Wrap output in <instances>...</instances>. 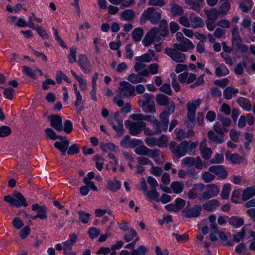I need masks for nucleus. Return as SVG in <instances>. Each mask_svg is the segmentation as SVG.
I'll return each mask as SVG.
<instances>
[{
    "instance_id": "nucleus-48",
    "label": "nucleus",
    "mask_w": 255,
    "mask_h": 255,
    "mask_svg": "<svg viewBox=\"0 0 255 255\" xmlns=\"http://www.w3.org/2000/svg\"><path fill=\"white\" fill-rule=\"evenodd\" d=\"M100 146L102 150L106 152H107L108 150L118 151V147L111 142L106 144L101 143Z\"/></svg>"
},
{
    "instance_id": "nucleus-61",
    "label": "nucleus",
    "mask_w": 255,
    "mask_h": 255,
    "mask_svg": "<svg viewBox=\"0 0 255 255\" xmlns=\"http://www.w3.org/2000/svg\"><path fill=\"white\" fill-rule=\"evenodd\" d=\"M202 178L205 182L209 183L214 179L215 176L209 171L204 172L202 175Z\"/></svg>"
},
{
    "instance_id": "nucleus-30",
    "label": "nucleus",
    "mask_w": 255,
    "mask_h": 255,
    "mask_svg": "<svg viewBox=\"0 0 255 255\" xmlns=\"http://www.w3.org/2000/svg\"><path fill=\"white\" fill-rule=\"evenodd\" d=\"M152 125L154 129V133L155 135L160 134L162 131H166L167 129H164L163 128L162 124L157 119L153 120L152 122Z\"/></svg>"
},
{
    "instance_id": "nucleus-25",
    "label": "nucleus",
    "mask_w": 255,
    "mask_h": 255,
    "mask_svg": "<svg viewBox=\"0 0 255 255\" xmlns=\"http://www.w3.org/2000/svg\"><path fill=\"white\" fill-rule=\"evenodd\" d=\"M77 237L75 234H72L70 235V239L63 243L64 250H71L73 246L76 242Z\"/></svg>"
},
{
    "instance_id": "nucleus-50",
    "label": "nucleus",
    "mask_w": 255,
    "mask_h": 255,
    "mask_svg": "<svg viewBox=\"0 0 255 255\" xmlns=\"http://www.w3.org/2000/svg\"><path fill=\"white\" fill-rule=\"evenodd\" d=\"M168 142V138L165 134H162L159 138H157V146L159 147H166Z\"/></svg>"
},
{
    "instance_id": "nucleus-57",
    "label": "nucleus",
    "mask_w": 255,
    "mask_h": 255,
    "mask_svg": "<svg viewBox=\"0 0 255 255\" xmlns=\"http://www.w3.org/2000/svg\"><path fill=\"white\" fill-rule=\"evenodd\" d=\"M11 132V128L6 126L0 127V137H3L8 136Z\"/></svg>"
},
{
    "instance_id": "nucleus-1",
    "label": "nucleus",
    "mask_w": 255,
    "mask_h": 255,
    "mask_svg": "<svg viewBox=\"0 0 255 255\" xmlns=\"http://www.w3.org/2000/svg\"><path fill=\"white\" fill-rule=\"evenodd\" d=\"M171 153L176 158H181L187 153L189 143L184 140L178 144L174 141H172L169 145Z\"/></svg>"
},
{
    "instance_id": "nucleus-36",
    "label": "nucleus",
    "mask_w": 255,
    "mask_h": 255,
    "mask_svg": "<svg viewBox=\"0 0 255 255\" xmlns=\"http://www.w3.org/2000/svg\"><path fill=\"white\" fill-rule=\"evenodd\" d=\"M232 44L236 42L242 41V38L240 35L239 28L237 25L233 26L232 29Z\"/></svg>"
},
{
    "instance_id": "nucleus-4",
    "label": "nucleus",
    "mask_w": 255,
    "mask_h": 255,
    "mask_svg": "<svg viewBox=\"0 0 255 255\" xmlns=\"http://www.w3.org/2000/svg\"><path fill=\"white\" fill-rule=\"evenodd\" d=\"M207 190L204 191L199 197V201L203 202L209 200L213 197L218 196L220 193L219 188L214 184H210L206 185Z\"/></svg>"
},
{
    "instance_id": "nucleus-42",
    "label": "nucleus",
    "mask_w": 255,
    "mask_h": 255,
    "mask_svg": "<svg viewBox=\"0 0 255 255\" xmlns=\"http://www.w3.org/2000/svg\"><path fill=\"white\" fill-rule=\"evenodd\" d=\"M231 190V185L230 184L226 183L224 184L221 193L222 198L223 199H228Z\"/></svg>"
},
{
    "instance_id": "nucleus-40",
    "label": "nucleus",
    "mask_w": 255,
    "mask_h": 255,
    "mask_svg": "<svg viewBox=\"0 0 255 255\" xmlns=\"http://www.w3.org/2000/svg\"><path fill=\"white\" fill-rule=\"evenodd\" d=\"M171 11L174 16L181 15L184 13L182 7L176 3L171 4Z\"/></svg>"
},
{
    "instance_id": "nucleus-60",
    "label": "nucleus",
    "mask_w": 255,
    "mask_h": 255,
    "mask_svg": "<svg viewBox=\"0 0 255 255\" xmlns=\"http://www.w3.org/2000/svg\"><path fill=\"white\" fill-rule=\"evenodd\" d=\"M137 160L138 163L140 165H150L151 166H153L152 161L147 157L139 156L137 158Z\"/></svg>"
},
{
    "instance_id": "nucleus-17",
    "label": "nucleus",
    "mask_w": 255,
    "mask_h": 255,
    "mask_svg": "<svg viewBox=\"0 0 255 255\" xmlns=\"http://www.w3.org/2000/svg\"><path fill=\"white\" fill-rule=\"evenodd\" d=\"M209 171L222 179H225L228 176L227 171L221 165H213L209 168Z\"/></svg>"
},
{
    "instance_id": "nucleus-33",
    "label": "nucleus",
    "mask_w": 255,
    "mask_h": 255,
    "mask_svg": "<svg viewBox=\"0 0 255 255\" xmlns=\"http://www.w3.org/2000/svg\"><path fill=\"white\" fill-rule=\"evenodd\" d=\"M239 93L238 89H235L231 87H228L224 91L223 95L225 99L231 100L234 95H236Z\"/></svg>"
},
{
    "instance_id": "nucleus-52",
    "label": "nucleus",
    "mask_w": 255,
    "mask_h": 255,
    "mask_svg": "<svg viewBox=\"0 0 255 255\" xmlns=\"http://www.w3.org/2000/svg\"><path fill=\"white\" fill-rule=\"evenodd\" d=\"M108 189L113 191L116 192L121 188V183L119 181H109L108 182Z\"/></svg>"
},
{
    "instance_id": "nucleus-18",
    "label": "nucleus",
    "mask_w": 255,
    "mask_h": 255,
    "mask_svg": "<svg viewBox=\"0 0 255 255\" xmlns=\"http://www.w3.org/2000/svg\"><path fill=\"white\" fill-rule=\"evenodd\" d=\"M31 208L33 211H37L40 219H45L47 218V208L45 206L35 204L32 205Z\"/></svg>"
},
{
    "instance_id": "nucleus-62",
    "label": "nucleus",
    "mask_w": 255,
    "mask_h": 255,
    "mask_svg": "<svg viewBox=\"0 0 255 255\" xmlns=\"http://www.w3.org/2000/svg\"><path fill=\"white\" fill-rule=\"evenodd\" d=\"M172 78L171 85L174 90L178 92L180 91V87L177 80L176 75L174 73H172L170 75Z\"/></svg>"
},
{
    "instance_id": "nucleus-23",
    "label": "nucleus",
    "mask_w": 255,
    "mask_h": 255,
    "mask_svg": "<svg viewBox=\"0 0 255 255\" xmlns=\"http://www.w3.org/2000/svg\"><path fill=\"white\" fill-rule=\"evenodd\" d=\"M229 223L234 228H238L244 225V220L243 218L237 216H232L229 219Z\"/></svg>"
},
{
    "instance_id": "nucleus-12",
    "label": "nucleus",
    "mask_w": 255,
    "mask_h": 255,
    "mask_svg": "<svg viewBox=\"0 0 255 255\" xmlns=\"http://www.w3.org/2000/svg\"><path fill=\"white\" fill-rule=\"evenodd\" d=\"M149 76V72L148 69H144L138 74L132 73L128 77V80L133 84L141 83L144 81V79L142 76Z\"/></svg>"
},
{
    "instance_id": "nucleus-34",
    "label": "nucleus",
    "mask_w": 255,
    "mask_h": 255,
    "mask_svg": "<svg viewBox=\"0 0 255 255\" xmlns=\"http://www.w3.org/2000/svg\"><path fill=\"white\" fill-rule=\"evenodd\" d=\"M170 187L174 193L179 194L183 191L184 184L181 182L174 181L171 183Z\"/></svg>"
},
{
    "instance_id": "nucleus-59",
    "label": "nucleus",
    "mask_w": 255,
    "mask_h": 255,
    "mask_svg": "<svg viewBox=\"0 0 255 255\" xmlns=\"http://www.w3.org/2000/svg\"><path fill=\"white\" fill-rule=\"evenodd\" d=\"M22 68L23 72L27 76L32 79L35 78V70H32L31 68L26 66H23Z\"/></svg>"
},
{
    "instance_id": "nucleus-28",
    "label": "nucleus",
    "mask_w": 255,
    "mask_h": 255,
    "mask_svg": "<svg viewBox=\"0 0 255 255\" xmlns=\"http://www.w3.org/2000/svg\"><path fill=\"white\" fill-rule=\"evenodd\" d=\"M200 150L202 153V157L208 160L211 158L212 153V150L210 148L206 147L203 142H201L200 145Z\"/></svg>"
},
{
    "instance_id": "nucleus-41",
    "label": "nucleus",
    "mask_w": 255,
    "mask_h": 255,
    "mask_svg": "<svg viewBox=\"0 0 255 255\" xmlns=\"http://www.w3.org/2000/svg\"><path fill=\"white\" fill-rule=\"evenodd\" d=\"M71 73L75 78V79L78 82L80 88L82 90H86L87 89L86 81L84 80L83 78L79 77L76 73L72 70H71Z\"/></svg>"
},
{
    "instance_id": "nucleus-31",
    "label": "nucleus",
    "mask_w": 255,
    "mask_h": 255,
    "mask_svg": "<svg viewBox=\"0 0 255 255\" xmlns=\"http://www.w3.org/2000/svg\"><path fill=\"white\" fill-rule=\"evenodd\" d=\"M255 195V188L250 187L245 189L242 194V199L244 201H247Z\"/></svg>"
},
{
    "instance_id": "nucleus-37",
    "label": "nucleus",
    "mask_w": 255,
    "mask_h": 255,
    "mask_svg": "<svg viewBox=\"0 0 255 255\" xmlns=\"http://www.w3.org/2000/svg\"><path fill=\"white\" fill-rule=\"evenodd\" d=\"M169 114L168 112L164 111L161 113L159 115V120L160 123L162 124L164 129H167L169 124L168 117Z\"/></svg>"
},
{
    "instance_id": "nucleus-45",
    "label": "nucleus",
    "mask_w": 255,
    "mask_h": 255,
    "mask_svg": "<svg viewBox=\"0 0 255 255\" xmlns=\"http://www.w3.org/2000/svg\"><path fill=\"white\" fill-rule=\"evenodd\" d=\"M140 106L145 112L154 113L155 112V105L153 101L146 104H140Z\"/></svg>"
},
{
    "instance_id": "nucleus-53",
    "label": "nucleus",
    "mask_w": 255,
    "mask_h": 255,
    "mask_svg": "<svg viewBox=\"0 0 255 255\" xmlns=\"http://www.w3.org/2000/svg\"><path fill=\"white\" fill-rule=\"evenodd\" d=\"M108 122L112 126L113 129L116 131L117 136L118 137L121 136L123 134L124 131L123 125H119L118 126H116L113 122L110 120Z\"/></svg>"
},
{
    "instance_id": "nucleus-21",
    "label": "nucleus",
    "mask_w": 255,
    "mask_h": 255,
    "mask_svg": "<svg viewBox=\"0 0 255 255\" xmlns=\"http://www.w3.org/2000/svg\"><path fill=\"white\" fill-rule=\"evenodd\" d=\"M219 206V202L216 199L209 200L203 204L202 207L205 210L212 211Z\"/></svg>"
},
{
    "instance_id": "nucleus-44",
    "label": "nucleus",
    "mask_w": 255,
    "mask_h": 255,
    "mask_svg": "<svg viewBox=\"0 0 255 255\" xmlns=\"http://www.w3.org/2000/svg\"><path fill=\"white\" fill-rule=\"evenodd\" d=\"M242 41L236 42L232 44V47L235 51L240 50L243 53H246L248 51V48L245 44L241 43Z\"/></svg>"
},
{
    "instance_id": "nucleus-19",
    "label": "nucleus",
    "mask_w": 255,
    "mask_h": 255,
    "mask_svg": "<svg viewBox=\"0 0 255 255\" xmlns=\"http://www.w3.org/2000/svg\"><path fill=\"white\" fill-rule=\"evenodd\" d=\"M237 103L244 110L250 111L252 109V104L250 100L244 97H240L237 100Z\"/></svg>"
},
{
    "instance_id": "nucleus-39",
    "label": "nucleus",
    "mask_w": 255,
    "mask_h": 255,
    "mask_svg": "<svg viewBox=\"0 0 255 255\" xmlns=\"http://www.w3.org/2000/svg\"><path fill=\"white\" fill-rule=\"evenodd\" d=\"M227 159L234 164L240 163L244 161V158L237 153L231 154L226 156Z\"/></svg>"
},
{
    "instance_id": "nucleus-2",
    "label": "nucleus",
    "mask_w": 255,
    "mask_h": 255,
    "mask_svg": "<svg viewBox=\"0 0 255 255\" xmlns=\"http://www.w3.org/2000/svg\"><path fill=\"white\" fill-rule=\"evenodd\" d=\"M13 196L14 197H12L10 195L5 196L4 197L3 199L10 205L18 208L22 206L26 207L28 205L26 199L20 192L17 191L14 192Z\"/></svg>"
},
{
    "instance_id": "nucleus-10",
    "label": "nucleus",
    "mask_w": 255,
    "mask_h": 255,
    "mask_svg": "<svg viewBox=\"0 0 255 255\" xmlns=\"http://www.w3.org/2000/svg\"><path fill=\"white\" fill-rule=\"evenodd\" d=\"M201 104V100L198 99L192 103H188L187 104V119L188 124L190 123L191 125H194L195 113L196 109Z\"/></svg>"
},
{
    "instance_id": "nucleus-16",
    "label": "nucleus",
    "mask_w": 255,
    "mask_h": 255,
    "mask_svg": "<svg viewBox=\"0 0 255 255\" xmlns=\"http://www.w3.org/2000/svg\"><path fill=\"white\" fill-rule=\"evenodd\" d=\"M78 63L83 71L88 73L91 72V64L88 58L85 55L80 54L79 56Z\"/></svg>"
},
{
    "instance_id": "nucleus-27",
    "label": "nucleus",
    "mask_w": 255,
    "mask_h": 255,
    "mask_svg": "<svg viewBox=\"0 0 255 255\" xmlns=\"http://www.w3.org/2000/svg\"><path fill=\"white\" fill-rule=\"evenodd\" d=\"M130 118L133 121H140L143 120L149 122L152 124V116L150 115H144L141 114H133L130 115Z\"/></svg>"
},
{
    "instance_id": "nucleus-14",
    "label": "nucleus",
    "mask_w": 255,
    "mask_h": 255,
    "mask_svg": "<svg viewBox=\"0 0 255 255\" xmlns=\"http://www.w3.org/2000/svg\"><path fill=\"white\" fill-rule=\"evenodd\" d=\"M201 210V206L195 205L192 208L184 210L182 216L186 218H196L199 216Z\"/></svg>"
},
{
    "instance_id": "nucleus-63",
    "label": "nucleus",
    "mask_w": 255,
    "mask_h": 255,
    "mask_svg": "<svg viewBox=\"0 0 255 255\" xmlns=\"http://www.w3.org/2000/svg\"><path fill=\"white\" fill-rule=\"evenodd\" d=\"M136 236L137 233L136 231L134 230L131 229L129 233L126 234L124 237V239L126 241V242H129Z\"/></svg>"
},
{
    "instance_id": "nucleus-56",
    "label": "nucleus",
    "mask_w": 255,
    "mask_h": 255,
    "mask_svg": "<svg viewBox=\"0 0 255 255\" xmlns=\"http://www.w3.org/2000/svg\"><path fill=\"white\" fill-rule=\"evenodd\" d=\"M76 50L75 47H72L70 49V54L68 56L69 62L70 63H73L76 61Z\"/></svg>"
},
{
    "instance_id": "nucleus-20",
    "label": "nucleus",
    "mask_w": 255,
    "mask_h": 255,
    "mask_svg": "<svg viewBox=\"0 0 255 255\" xmlns=\"http://www.w3.org/2000/svg\"><path fill=\"white\" fill-rule=\"evenodd\" d=\"M223 2L219 8L218 12L220 15H225L229 11L231 4L230 0H222Z\"/></svg>"
},
{
    "instance_id": "nucleus-35",
    "label": "nucleus",
    "mask_w": 255,
    "mask_h": 255,
    "mask_svg": "<svg viewBox=\"0 0 255 255\" xmlns=\"http://www.w3.org/2000/svg\"><path fill=\"white\" fill-rule=\"evenodd\" d=\"M135 16V12L130 9H128L122 12L121 17L127 21L133 20Z\"/></svg>"
},
{
    "instance_id": "nucleus-43",
    "label": "nucleus",
    "mask_w": 255,
    "mask_h": 255,
    "mask_svg": "<svg viewBox=\"0 0 255 255\" xmlns=\"http://www.w3.org/2000/svg\"><path fill=\"white\" fill-rule=\"evenodd\" d=\"M160 31H159V36L165 37L167 35V23L166 20H162L159 23Z\"/></svg>"
},
{
    "instance_id": "nucleus-8",
    "label": "nucleus",
    "mask_w": 255,
    "mask_h": 255,
    "mask_svg": "<svg viewBox=\"0 0 255 255\" xmlns=\"http://www.w3.org/2000/svg\"><path fill=\"white\" fill-rule=\"evenodd\" d=\"M134 151L138 155H147L150 157H157L160 154V150L158 149H150L143 144L136 147Z\"/></svg>"
},
{
    "instance_id": "nucleus-9",
    "label": "nucleus",
    "mask_w": 255,
    "mask_h": 255,
    "mask_svg": "<svg viewBox=\"0 0 255 255\" xmlns=\"http://www.w3.org/2000/svg\"><path fill=\"white\" fill-rule=\"evenodd\" d=\"M142 17L144 19L149 20L152 24H156L161 18V14L155 11L154 8L150 7L143 11Z\"/></svg>"
},
{
    "instance_id": "nucleus-3",
    "label": "nucleus",
    "mask_w": 255,
    "mask_h": 255,
    "mask_svg": "<svg viewBox=\"0 0 255 255\" xmlns=\"http://www.w3.org/2000/svg\"><path fill=\"white\" fill-rule=\"evenodd\" d=\"M117 92L121 98L128 96L134 97L135 95L134 87L126 81H122L120 83V87Z\"/></svg>"
},
{
    "instance_id": "nucleus-26",
    "label": "nucleus",
    "mask_w": 255,
    "mask_h": 255,
    "mask_svg": "<svg viewBox=\"0 0 255 255\" xmlns=\"http://www.w3.org/2000/svg\"><path fill=\"white\" fill-rule=\"evenodd\" d=\"M229 70L224 64H220L215 69V74L217 77L226 76L229 74Z\"/></svg>"
},
{
    "instance_id": "nucleus-49",
    "label": "nucleus",
    "mask_w": 255,
    "mask_h": 255,
    "mask_svg": "<svg viewBox=\"0 0 255 255\" xmlns=\"http://www.w3.org/2000/svg\"><path fill=\"white\" fill-rule=\"evenodd\" d=\"M69 144V141L65 139L61 141H56L54 143V147L59 149L60 151L62 150L64 148L65 149H67Z\"/></svg>"
},
{
    "instance_id": "nucleus-13",
    "label": "nucleus",
    "mask_w": 255,
    "mask_h": 255,
    "mask_svg": "<svg viewBox=\"0 0 255 255\" xmlns=\"http://www.w3.org/2000/svg\"><path fill=\"white\" fill-rule=\"evenodd\" d=\"M173 46L183 52L188 51L194 48L193 43L188 38L183 39L179 43H174Z\"/></svg>"
},
{
    "instance_id": "nucleus-47",
    "label": "nucleus",
    "mask_w": 255,
    "mask_h": 255,
    "mask_svg": "<svg viewBox=\"0 0 255 255\" xmlns=\"http://www.w3.org/2000/svg\"><path fill=\"white\" fill-rule=\"evenodd\" d=\"M208 136L210 140L219 143H221L223 141V136L220 137L212 130L208 131Z\"/></svg>"
},
{
    "instance_id": "nucleus-15",
    "label": "nucleus",
    "mask_w": 255,
    "mask_h": 255,
    "mask_svg": "<svg viewBox=\"0 0 255 255\" xmlns=\"http://www.w3.org/2000/svg\"><path fill=\"white\" fill-rule=\"evenodd\" d=\"M50 122V126L57 130L61 131L63 130L62 120L61 117L58 115H53L49 117Z\"/></svg>"
},
{
    "instance_id": "nucleus-24",
    "label": "nucleus",
    "mask_w": 255,
    "mask_h": 255,
    "mask_svg": "<svg viewBox=\"0 0 255 255\" xmlns=\"http://www.w3.org/2000/svg\"><path fill=\"white\" fill-rule=\"evenodd\" d=\"M191 26L193 28L202 27L204 25L203 20L199 16H195L191 17L190 16Z\"/></svg>"
},
{
    "instance_id": "nucleus-64",
    "label": "nucleus",
    "mask_w": 255,
    "mask_h": 255,
    "mask_svg": "<svg viewBox=\"0 0 255 255\" xmlns=\"http://www.w3.org/2000/svg\"><path fill=\"white\" fill-rule=\"evenodd\" d=\"M247 66L245 62L239 63L235 68V73L237 75H241L244 72V69Z\"/></svg>"
},
{
    "instance_id": "nucleus-29",
    "label": "nucleus",
    "mask_w": 255,
    "mask_h": 255,
    "mask_svg": "<svg viewBox=\"0 0 255 255\" xmlns=\"http://www.w3.org/2000/svg\"><path fill=\"white\" fill-rule=\"evenodd\" d=\"M218 120L220 121L221 124L223 129L225 130V132H227L229 129L227 128L228 127H230L232 124V121L229 118L225 117L222 115H218Z\"/></svg>"
},
{
    "instance_id": "nucleus-38",
    "label": "nucleus",
    "mask_w": 255,
    "mask_h": 255,
    "mask_svg": "<svg viewBox=\"0 0 255 255\" xmlns=\"http://www.w3.org/2000/svg\"><path fill=\"white\" fill-rule=\"evenodd\" d=\"M145 195L150 200H153L158 202H159V194L156 189H152L151 190L147 191Z\"/></svg>"
},
{
    "instance_id": "nucleus-32",
    "label": "nucleus",
    "mask_w": 255,
    "mask_h": 255,
    "mask_svg": "<svg viewBox=\"0 0 255 255\" xmlns=\"http://www.w3.org/2000/svg\"><path fill=\"white\" fill-rule=\"evenodd\" d=\"M203 1L204 0H185V3L190 6L191 9L199 11L201 8L200 3Z\"/></svg>"
},
{
    "instance_id": "nucleus-22",
    "label": "nucleus",
    "mask_w": 255,
    "mask_h": 255,
    "mask_svg": "<svg viewBox=\"0 0 255 255\" xmlns=\"http://www.w3.org/2000/svg\"><path fill=\"white\" fill-rule=\"evenodd\" d=\"M204 12L206 15L207 18V19L216 20L218 16L220 15L217 9L215 8H212L210 9H204Z\"/></svg>"
},
{
    "instance_id": "nucleus-55",
    "label": "nucleus",
    "mask_w": 255,
    "mask_h": 255,
    "mask_svg": "<svg viewBox=\"0 0 255 255\" xmlns=\"http://www.w3.org/2000/svg\"><path fill=\"white\" fill-rule=\"evenodd\" d=\"M39 35V36L44 39H47L49 38V35L48 33H47L45 29L42 27L41 26H39L38 25H36V28H35Z\"/></svg>"
},
{
    "instance_id": "nucleus-58",
    "label": "nucleus",
    "mask_w": 255,
    "mask_h": 255,
    "mask_svg": "<svg viewBox=\"0 0 255 255\" xmlns=\"http://www.w3.org/2000/svg\"><path fill=\"white\" fill-rule=\"evenodd\" d=\"M246 233L245 229L243 228L241 231L235 234L233 237V240L236 243H239L241 240H243L245 236Z\"/></svg>"
},
{
    "instance_id": "nucleus-11",
    "label": "nucleus",
    "mask_w": 255,
    "mask_h": 255,
    "mask_svg": "<svg viewBox=\"0 0 255 255\" xmlns=\"http://www.w3.org/2000/svg\"><path fill=\"white\" fill-rule=\"evenodd\" d=\"M205 185L203 183H198L194 184L193 187L190 189L188 192V197L190 199H195L198 198L204 192Z\"/></svg>"
},
{
    "instance_id": "nucleus-7",
    "label": "nucleus",
    "mask_w": 255,
    "mask_h": 255,
    "mask_svg": "<svg viewBox=\"0 0 255 255\" xmlns=\"http://www.w3.org/2000/svg\"><path fill=\"white\" fill-rule=\"evenodd\" d=\"M132 122L127 121L125 123L126 127L129 129V133L132 135H137L145 127V123L143 121H136Z\"/></svg>"
},
{
    "instance_id": "nucleus-51",
    "label": "nucleus",
    "mask_w": 255,
    "mask_h": 255,
    "mask_svg": "<svg viewBox=\"0 0 255 255\" xmlns=\"http://www.w3.org/2000/svg\"><path fill=\"white\" fill-rule=\"evenodd\" d=\"M157 103L160 106H166L169 102V98L164 94H158L156 96Z\"/></svg>"
},
{
    "instance_id": "nucleus-54",
    "label": "nucleus",
    "mask_w": 255,
    "mask_h": 255,
    "mask_svg": "<svg viewBox=\"0 0 255 255\" xmlns=\"http://www.w3.org/2000/svg\"><path fill=\"white\" fill-rule=\"evenodd\" d=\"M78 214L79 215V218L82 223L86 224L88 222L91 216L89 213L81 210L78 212Z\"/></svg>"
},
{
    "instance_id": "nucleus-5",
    "label": "nucleus",
    "mask_w": 255,
    "mask_h": 255,
    "mask_svg": "<svg viewBox=\"0 0 255 255\" xmlns=\"http://www.w3.org/2000/svg\"><path fill=\"white\" fill-rule=\"evenodd\" d=\"M165 53L174 62L184 63L186 61V56L183 51L176 48H166Z\"/></svg>"
},
{
    "instance_id": "nucleus-6",
    "label": "nucleus",
    "mask_w": 255,
    "mask_h": 255,
    "mask_svg": "<svg viewBox=\"0 0 255 255\" xmlns=\"http://www.w3.org/2000/svg\"><path fill=\"white\" fill-rule=\"evenodd\" d=\"M161 38L159 36V29L153 27L145 35L142 40V43L146 47L150 45L153 41L160 43Z\"/></svg>"
},
{
    "instance_id": "nucleus-46",
    "label": "nucleus",
    "mask_w": 255,
    "mask_h": 255,
    "mask_svg": "<svg viewBox=\"0 0 255 255\" xmlns=\"http://www.w3.org/2000/svg\"><path fill=\"white\" fill-rule=\"evenodd\" d=\"M143 34V30L141 28H136L133 31L132 37L135 41H139L141 39Z\"/></svg>"
}]
</instances>
